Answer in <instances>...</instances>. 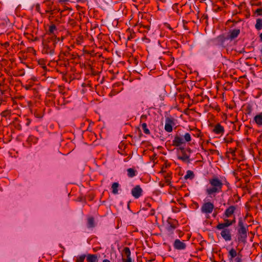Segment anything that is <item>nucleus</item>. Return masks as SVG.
Returning a JSON list of instances; mask_svg holds the SVG:
<instances>
[{"instance_id": "f257e3e1", "label": "nucleus", "mask_w": 262, "mask_h": 262, "mask_svg": "<svg viewBox=\"0 0 262 262\" xmlns=\"http://www.w3.org/2000/svg\"><path fill=\"white\" fill-rule=\"evenodd\" d=\"M209 184L210 186L206 188L205 192L209 198H213L216 193L222 192L223 183L217 177L209 179Z\"/></svg>"}, {"instance_id": "f03ea898", "label": "nucleus", "mask_w": 262, "mask_h": 262, "mask_svg": "<svg viewBox=\"0 0 262 262\" xmlns=\"http://www.w3.org/2000/svg\"><path fill=\"white\" fill-rule=\"evenodd\" d=\"M59 40V38L52 36L43 41V52L47 54L53 55L55 54V48Z\"/></svg>"}, {"instance_id": "7ed1b4c3", "label": "nucleus", "mask_w": 262, "mask_h": 262, "mask_svg": "<svg viewBox=\"0 0 262 262\" xmlns=\"http://www.w3.org/2000/svg\"><path fill=\"white\" fill-rule=\"evenodd\" d=\"M238 226L239 227L237 230L238 242L245 243L247 237L248 226L244 223L242 218L239 219Z\"/></svg>"}, {"instance_id": "20e7f679", "label": "nucleus", "mask_w": 262, "mask_h": 262, "mask_svg": "<svg viewBox=\"0 0 262 262\" xmlns=\"http://www.w3.org/2000/svg\"><path fill=\"white\" fill-rule=\"evenodd\" d=\"M214 208L213 204L209 202L204 203L202 206L201 210L203 213L209 215L212 212Z\"/></svg>"}, {"instance_id": "39448f33", "label": "nucleus", "mask_w": 262, "mask_h": 262, "mask_svg": "<svg viewBox=\"0 0 262 262\" xmlns=\"http://www.w3.org/2000/svg\"><path fill=\"white\" fill-rule=\"evenodd\" d=\"M235 217H234L232 220L228 219H224V223H219L216 226V228L218 230H221L223 228H227L228 227L233 225L235 223Z\"/></svg>"}, {"instance_id": "423d86ee", "label": "nucleus", "mask_w": 262, "mask_h": 262, "mask_svg": "<svg viewBox=\"0 0 262 262\" xmlns=\"http://www.w3.org/2000/svg\"><path fill=\"white\" fill-rule=\"evenodd\" d=\"M178 226V223L177 221L169 219L167 220L166 229L168 232H172Z\"/></svg>"}, {"instance_id": "0eeeda50", "label": "nucleus", "mask_w": 262, "mask_h": 262, "mask_svg": "<svg viewBox=\"0 0 262 262\" xmlns=\"http://www.w3.org/2000/svg\"><path fill=\"white\" fill-rule=\"evenodd\" d=\"M174 248L178 250H183L185 249L186 244L184 241H181L179 239H176L173 244Z\"/></svg>"}, {"instance_id": "6e6552de", "label": "nucleus", "mask_w": 262, "mask_h": 262, "mask_svg": "<svg viewBox=\"0 0 262 262\" xmlns=\"http://www.w3.org/2000/svg\"><path fill=\"white\" fill-rule=\"evenodd\" d=\"M131 193L135 199H138L142 195L143 190L140 185H136L132 189Z\"/></svg>"}, {"instance_id": "1a4fd4ad", "label": "nucleus", "mask_w": 262, "mask_h": 262, "mask_svg": "<svg viewBox=\"0 0 262 262\" xmlns=\"http://www.w3.org/2000/svg\"><path fill=\"white\" fill-rule=\"evenodd\" d=\"M222 231L221 232V235L222 237L226 241H230L231 240V230L228 228H223L222 229Z\"/></svg>"}, {"instance_id": "9d476101", "label": "nucleus", "mask_w": 262, "mask_h": 262, "mask_svg": "<svg viewBox=\"0 0 262 262\" xmlns=\"http://www.w3.org/2000/svg\"><path fill=\"white\" fill-rule=\"evenodd\" d=\"M236 208V206H230L225 210L223 215L226 218L231 217L234 213Z\"/></svg>"}, {"instance_id": "9b49d317", "label": "nucleus", "mask_w": 262, "mask_h": 262, "mask_svg": "<svg viewBox=\"0 0 262 262\" xmlns=\"http://www.w3.org/2000/svg\"><path fill=\"white\" fill-rule=\"evenodd\" d=\"M123 252L126 255V258H122V262H132L130 249L127 247H125L123 249Z\"/></svg>"}, {"instance_id": "f8f14e48", "label": "nucleus", "mask_w": 262, "mask_h": 262, "mask_svg": "<svg viewBox=\"0 0 262 262\" xmlns=\"http://www.w3.org/2000/svg\"><path fill=\"white\" fill-rule=\"evenodd\" d=\"M184 143H185L184 139L178 135L174 137L172 141V145L176 147L179 146Z\"/></svg>"}, {"instance_id": "ddd939ff", "label": "nucleus", "mask_w": 262, "mask_h": 262, "mask_svg": "<svg viewBox=\"0 0 262 262\" xmlns=\"http://www.w3.org/2000/svg\"><path fill=\"white\" fill-rule=\"evenodd\" d=\"M213 132L216 134L223 135L224 133V128L220 123H217L215 125Z\"/></svg>"}, {"instance_id": "4468645a", "label": "nucleus", "mask_w": 262, "mask_h": 262, "mask_svg": "<svg viewBox=\"0 0 262 262\" xmlns=\"http://www.w3.org/2000/svg\"><path fill=\"white\" fill-rule=\"evenodd\" d=\"M172 123L173 121L172 120H171L170 119H166L164 129L167 132L170 133L172 131Z\"/></svg>"}, {"instance_id": "2eb2a0df", "label": "nucleus", "mask_w": 262, "mask_h": 262, "mask_svg": "<svg viewBox=\"0 0 262 262\" xmlns=\"http://www.w3.org/2000/svg\"><path fill=\"white\" fill-rule=\"evenodd\" d=\"M88 262H98V256L97 254H88L86 255Z\"/></svg>"}, {"instance_id": "dca6fc26", "label": "nucleus", "mask_w": 262, "mask_h": 262, "mask_svg": "<svg viewBox=\"0 0 262 262\" xmlns=\"http://www.w3.org/2000/svg\"><path fill=\"white\" fill-rule=\"evenodd\" d=\"M254 121L258 126H262V112L255 115Z\"/></svg>"}, {"instance_id": "f3484780", "label": "nucleus", "mask_w": 262, "mask_h": 262, "mask_svg": "<svg viewBox=\"0 0 262 262\" xmlns=\"http://www.w3.org/2000/svg\"><path fill=\"white\" fill-rule=\"evenodd\" d=\"M95 221L93 217H89L87 220V227L89 228H93L95 227Z\"/></svg>"}, {"instance_id": "a211bd4d", "label": "nucleus", "mask_w": 262, "mask_h": 262, "mask_svg": "<svg viewBox=\"0 0 262 262\" xmlns=\"http://www.w3.org/2000/svg\"><path fill=\"white\" fill-rule=\"evenodd\" d=\"M240 33V31L239 29H234L232 30L229 35V38L231 39H233L237 37Z\"/></svg>"}, {"instance_id": "6ab92c4d", "label": "nucleus", "mask_w": 262, "mask_h": 262, "mask_svg": "<svg viewBox=\"0 0 262 262\" xmlns=\"http://www.w3.org/2000/svg\"><path fill=\"white\" fill-rule=\"evenodd\" d=\"M119 184L117 182H114L112 184L111 188L112 189V193L114 194L118 193V187Z\"/></svg>"}, {"instance_id": "aec40b11", "label": "nucleus", "mask_w": 262, "mask_h": 262, "mask_svg": "<svg viewBox=\"0 0 262 262\" xmlns=\"http://www.w3.org/2000/svg\"><path fill=\"white\" fill-rule=\"evenodd\" d=\"M255 27L256 29L258 31H259L262 29V19L257 18L256 19Z\"/></svg>"}, {"instance_id": "412c9836", "label": "nucleus", "mask_w": 262, "mask_h": 262, "mask_svg": "<svg viewBox=\"0 0 262 262\" xmlns=\"http://www.w3.org/2000/svg\"><path fill=\"white\" fill-rule=\"evenodd\" d=\"M127 176L130 178L135 177L136 174V171L133 168H129L127 169Z\"/></svg>"}, {"instance_id": "4be33fe9", "label": "nucleus", "mask_w": 262, "mask_h": 262, "mask_svg": "<svg viewBox=\"0 0 262 262\" xmlns=\"http://www.w3.org/2000/svg\"><path fill=\"white\" fill-rule=\"evenodd\" d=\"M38 141V138L34 136H29L28 138L27 141L29 143H36Z\"/></svg>"}, {"instance_id": "5701e85b", "label": "nucleus", "mask_w": 262, "mask_h": 262, "mask_svg": "<svg viewBox=\"0 0 262 262\" xmlns=\"http://www.w3.org/2000/svg\"><path fill=\"white\" fill-rule=\"evenodd\" d=\"M194 176L193 171L191 170H188L187 171L186 174L184 176V178L185 179H192L194 178Z\"/></svg>"}, {"instance_id": "b1692460", "label": "nucleus", "mask_w": 262, "mask_h": 262, "mask_svg": "<svg viewBox=\"0 0 262 262\" xmlns=\"http://www.w3.org/2000/svg\"><path fill=\"white\" fill-rule=\"evenodd\" d=\"M229 255L230 256V259L232 260L233 258L236 256L237 252L233 248H232L229 252Z\"/></svg>"}, {"instance_id": "393cba45", "label": "nucleus", "mask_w": 262, "mask_h": 262, "mask_svg": "<svg viewBox=\"0 0 262 262\" xmlns=\"http://www.w3.org/2000/svg\"><path fill=\"white\" fill-rule=\"evenodd\" d=\"M141 127L143 130L144 133L145 134L149 135L150 134V132L149 130L147 127V124L146 123H143L141 124Z\"/></svg>"}, {"instance_id": "a878e982", "label": "nucleus", "mask_w": 262, "mask_h": 262, "mask_svg": "<svg viewBox=\"0 0 262 262\" xmlns=\"http://www.w3.org/2000/svg\"><path fill=\"white\" fill-rule=\"evenodd\" d=\"M184 141H185V143L191 141V137L189 133H186L184 135Z\"/></svg>"}, {"instance_id": "bb28decb", "label": "nucleus", "mask_w": 262, "mask_h": 262, "mask_svg": "<svg viewBox=\"0 0 262 262\" xmlns=\"http://www.w3.org/2000/svg\"><path fill=\"white\" fill-rule=\"evenodd\" d=\"M86 257V255L82 254L78 256L76 259L75 262H84V260Z\"/></svg>"}, {"instance_id": "cd10ccee", "label": "nucleus", "mask_w": 262, "mask_h": 262, "mask_svg": "<svg viewBox=\"0 0 262 262\" xmlns=\"http://www.w3.org/2000/svg\"><path fill=\"white\" fill-rule=\"evenodd\" d=\"M189 156L187 155L185 153L183 154L182 156L179 157V159L183 161H189Z\"/></svg>"}, {"instance_id": "c85d7f7f", "label": "nucleus", "mask_w": 262, "mask_h": 262, "mask_svg": "<svg viewBox=\"0 0 262 262\" xmlns=\"http://www.w3.org/2000/svg\"><path fill=\"white\" fill-rule=\"evenodd\" d=\"M56 30V27L55 25H52L50 26L49 32L51 34H53L54 31Z\"/></svg>"}, {"instance_id": "c756f323", "label": "nucleus", "mask_w": 262, "mask_h": 262, "mask_svg": "<svg viewBox=\"0 0 262 262\" xmlns=\"http://www.w3.org/2000/svg\"><path fill=\"white\" fill-rule=\"evenodd\" d=\"M147 119V116L146 115H142L140 117V123H146Z\"/></svg>"}, {"instance_id": "7c9ffc66", "label": "nucleus", "mask_w": 262, "mask_h": 262, "mask_svg": "<svg viewBox=\"0 0 262 262\" xmlns=\"http://www.w3.org/2000/svg\"><path fill=\"white\" fill-rule=\"evenodd\" d=\"M252 106L249 104L246 107V114H249V115L252 112Z\"/></svg>"}, {"instance_id": "2f4dec72", "label": "nucleus", "mask_w": 262, "mask_h": 262, "mask_svg": "<svg viewBox=\"0 0 262 262\" xmlns=\"http://www.w3.org/2000/svg\"><path fill=\"white\" fill-rule=\"evenodd\" d=\"M255 13H257L258 15H262V8L257 9L255 11Z\"/></svg>"}, {"instance_id": "473e14b6", "label": "nucleus", "mask_w": 262, "mask_h": 262, "mask_svg": "<svg viewBox=\"0 0 262 262\" xmlns=\"http://www.w3.org/2000/svg\"><path fill=\"white\" fill-rule=\"evenodd\" d=\"M201 133L199 130H196V133L194 134V136L196 137H199L200 136Z\"/></svg>"}, {"instance_id": "72a5a7b5", "label": "nucleus", "mask_w": 262, "mask_h": 262, "mask_svg": "<svg viewBox=\"0 0 262 262\" xmlns=\"http://www.w3.org/2000/svg\"><path fill=\"white\" fill-rule=\"evenodd\" d=\"M24 87L25 88V89L26 90H29L31 88V86L30 85H26Z\"/></svg>"}, {"instance_id": "f704fd0d", "label": "nucleus", "mask_w": 262, "mask_h": 262, "mask_svg": "<svg viewBox=\"0 0 262 262\" xmlns=\"http://www.w3.org/2000/svg\"><path fill=\"white\" fill-rule=\"evenodd\" d=\"M236 262H242L241 258L237 257L235 258Z\"/></svg>"}, {"instance_id": "c9c22d12", "label": "nucleus", "mask_w": 262, "mask_h": 262, "mask_svg": "<svg viewBox=\"0 0 262 262\" xmlns=\"http://www.w3.org/2000/svg\"><path fill=\"white\" fill-rule=\"evenodd\" d=\"M35 116L37 118H41L42 116L38 114H35Z\"/></svg>"}, {"instance_id": "e433bc0d", "label": "nucleus", "mask_w": 262, "mask_h": 262, "mask_svg": "<svg viewBox=\"0 0 262 262\" xmlns=\"http://www.w3.org/2000/svg\"><path fill=\"white\" fill-rule=\"evenodd\" d=\"M259 40L261 42H262V33H261L260 34H259Z\"/></svg>"}, {"instance_id": "4c0bfd02", "label": "nucleus", "mask_w": 262, "mask_h": 262, "mask_svg": "<svg viewBox=\"0 0 262 262\" xmlns=\"http://www.w3.org/2000/svg\"><path fill=\"white\" fill-rule=\"evenodd\" d=\"M70 1V0H59V2L60 3H63V2H69Z\"/></svg>"}, {"instance_id": "58836bf2", "label": "nucleus", "mask_w": 262, "mask_h": 262, "mask_svg": "<svg viewBox=\"0 0 262 262\" xmlns=\"http://www.w3.org/2000/svg\"><path fill=\"white\" fill-rule=\"evenodd\" d=\"M102 262H111L110 260L108 259H103Z\"/></svg>"}, {"instance_id": "ea45409f", "label": "nucleus", "mask_w": 262, "mask_h": 262, "mask_svg": "<svg viewBox=\"0 0 262 262\" xmlns=\"http://www.w3.org/2000/svg\"><path fill=\"white\" fill-rule=\"evenodd\" d=\"M25 74V73L23 72V74H21V75H24Z\"/></svg>"}]
</instances>
